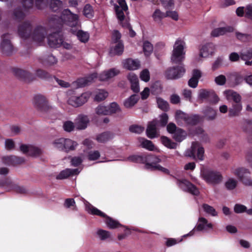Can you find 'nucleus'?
Instances as JSON below:
<instances>
[{
    "label": "nucleus",
    "instance_id": "f257e3e1",
    "mask_svg": "<svg viewBox=\"0 0 252 252\" xmlns=\"http://www.w3.org/2000/svg\"><path fill=\"white\" fill-rule=\"evenodd\" d=\"M32 28L30 21H25L20 24L17 30L19 36L23 39L30 38L39 43L43 42L47 34L46 28L38 25L32 32Z\"/></svg>",
    "mask_w": 252,
    "mask_h": 252
},
{
    "label": "nucleus",
    "instance_id": "f03ea898",
    "mask_svg": "<svg viewBox=\"0 0 252 252\" xmlns=\"http://www.w3.org/2000/svg\"><path fill=\"white\" fill-rule=\"evenodd\" d=\"M78 16L72 13L68 9H64L61 17L54 15L49 19V26L50 28L61 30L63 23L70 27H75L78 24Z\"/></svg>",
    "mask_w": 252,
    "mask_h": 252
},
{
    "label": "nucleus",
    "instance_id": "7ed1b4c3",
    "mask_svg": "<svg viewBox=\"0 0 252 252\" xmlns=\"http://www.w3.org/2000/svg\"><path fill=\"white\" fill-rule=\"evenodd\" d=\"M127 160L133 162L145 164V168L148 169L157 170L167 174L169 173L167 169L157 164L160 161V159L153 155H132L128 157Z\"/></svg>",
    "mask_w": 252,
    "mask_h": 252
},
{
    "label": "nucleus",
    "instance_id": "20e7f679",
    "mask_svg": "<svg viewBox=\"0 0 252 252\" xmlns=\"http://www.w3.org/2000/svg\"><path fill=\"white\" fill-rule=\"evenodd\" d=\"M185 42L181 39H178L175 42L173 46V50L171 57V62L174 63H181L184 60L185 58Z\"/></svg>",
    "mask_w": 252,
    "mask_h": 252
},
{
    "label": "nucleus",
    "instance_id": "39448f33",
    "mask_svg": "<svg viewBox=\"0 0 252 252\" xmlns=\"http://www.w3.org/2000/svg\"><path fill=\"white\" fill-rule=\"evenodd\" d=\"M86 210L88 213L91 214L97 215L105 218V222L109 228L114 229L121 225L117 220H113L112 218L108 216L105 213L91 204H89L86 206Z\"/></svg>",
    "mask_w": 252,
    "mask_h": 252
},
{
    "label": "nucleus",
    "instance_id": "423d86ee",
    "mask_svg": "<svg viewBox=\"0 0 252 252\" xmlns=\"http://www.w3.org/2000/svg\"><path fill=\"white\" fill-rule=\"evenodd\" d=\"M91 94L90 92H85L81 94H78L76 92L71 91L68 93L67 103L75 107L81 106L88 101Z\"/></svg>",
    "mask_w": 252,
    "mask_h": 252
},
{
    "label": "nucleus",
    "instance_id": "0eeeda50",
    "mask_svg": "<svg viewBox=\"0 0 252 252\" xmlns=\"http://www.w3.org/2000/svg\"><path fill=\"white\" fill-rule=\"evenodd\" d=\"M24 10L19 6L13 10L12 18L15 21H21L23 20L25 16L27 10L31 9L33 5V0H21Z\"/></svg>",
    "mask_w": 252,
    "mask_h": 252
},
{
    "label": "nucleus",
    "instance_id": "6e6552de",
    "mask_svg": "<svg viewBox=\"0 0 252 252\" xmlns=\"http://www.w3.org/2000/svg\"><path fill=\"white\" fill-rule=\"evenodd\" d=\"M46 28L48 30L53 31L47 37L48 44L51 48H58L61 46L63 43V36L60 33L61 30L50 28L49 26V21L47 24Z\"/></svg>",
    "mask_w": 252,
    "mask_h": 252
},
{
    "label": "nucleus",
    "instance_id": "1a4fd4ad",
    "mask_svg": "<svg viewBox=\"0 0 252 252\" xmlns=\"http://www.w3.org/2000/svg\"><path fill=\"white\" fill-rule=\"evenodd\" d=\"M185 72L184 65L181 63L179 65L168 68L164 72V75L167 79L176 80L181 78Z\"/></svg>",
    "mask_w": 252,
    "mask_h": 252
},
{
    "label": "nucleus",
    "instance_id": "9d476101",
    "mask_svg": "<svg viewBox=\"0 0 252 252\" xmlns=\"http://www.w3.org/2000/svg\"><path fill=\"white\" fill-rule=\"evenodd\" d=\"M10 38V34L8 33L3 34L1 37L0 49L2 54L6 56H10L15 51Z\"/></svg>",
    "mask_w": 252,
    "mask_h": 252
},
{
    "label": "nucleus",
    "instance_id": "9b49d317",
    "mask_svg": "<svg viewBox=\"0 0 252 252\" xmlns=\"http://www.w3.org/2000/svg\"><path fill=\"white\" fill-rule=\"evenodd\" d=\"M198 99L202 101L205 100L215 104L217 103L219 100V98L214 90L205 89L199 90Z\"/></svg>",
    "mask_w": 252,
    "mask_h": 252
},
{
    "label": "nucleus",
    "instance_id": "f8f14e48",
    "mask_svg": "<svg viewBox=\"0 0 252 252\" xmlns=\"http://www.w3.org/2000/svg\"><path fill=\"white\" fill-rule=\"evenodd\" d=\"M203 179L208 184L216 185L220 183L222 180V176L220 173L214 170L204 171L202 174Z\"/></svg>",
    "mask_w": 252,
    "mask_h": 252
},
{
    "label": "nucleus",
    "instance_id": "ddd939ff",
    "mask_svg": "<svg viewBox=\"0 0 252 252\" xmlns=\"http://www.w3.org/2000/svg\"><path fill=\"white\" fill-rule=\"evenodd\" d=\"M231 173L236 176L243 184L248 186L251 180L250 171L244 167H238L231 169Z\"/></svg>",
    "mask_w": 252,
    "mask_h": 252
},
{
    "label": "nucleus",
    "instance_id": "4468645a",
    "mask_svg": "<svg viewBox=\"0 0 252 252\" xmlns=\"http://www.w3.org/2000/svg\"><path fill=\"white\" fill-rule=\"evenodd\" d=\"M33 104L35 107L42 112H46L50 108L45 96L40 94L36 95L34 97Z\"/></svg>",
    "mask_w": 252,
    "mask_h": 252
},
{
    "label": "nucleus",
    "instance_id": "2eb2a0df",
    "mask_svg": "<svg viewBox=\"0 0 252 252\" xmlns=\"http://www.w3.org/2000/svg\"><path fill=\"white\" fill-rule=\"evenodd\" d=\"M177 184L183 190L188 192L193 195L199 194L198 189L192 183L187 180H178Z\"/></svg>",
    "mask_w": 252,
    "mask_h": 252
},
{
    "label": "nucleus",
    "instance_id": "dca6fc26",
    "mask_svg": "<svg viewBox=\"0 0 252 252\" xmlns=\"http://www.w3.org/2000/svg\"><path fill=\"white\" fill-rule=\"evenodd\" d=\"M20 150L23 154L33 157L39 156L42 153L40 149L31 145L22 144Z\"/></svg>",
    "mask_w": 252,
    "mask_h": 252
},
{
    "label": "nucleus",
    "instance_id": "f3484780",
    "mask_svg": "<svg viewBox=\"0 0 252 252\" xmlns=\"http://www.w3.org/2000/svg\"><path fill=\"white\" fill-rule=\"evenodd\" d=\"M118 2L119 5H115L116 14L118 20L120 21H122L125 17L124 12L126 11L128 7L125 0H119Z\"/></svg>",
    "mask_w": 252,
    "mask_h": 252
},
{
    "label": "nucleus",
    "instance_id": "a211bd4d",
    "mask_svg": "<svg viewBox=\"0 0 252 252\" xmlns=\"http://www.w3.org/2000/svg\"><path fill=\"white\" fill-rule=\"evenodd\" d=\"M12 72L15 76L25 82H29L34 79L32 74L22 69L14 68L12 69Z\"/></svg>",
    "mask_w": 252,
    "mask_h": 252
},
{
    "label": "nucleus",
    "instance_id": "6ab92c4d",
    "mask_svg": "<svg viewBox=\"0 0 252 252\" xmlns=\"http://www.w3.org/2000/svg\"><path fill=\"white\" fill-rule=\"evenodd\" d=\"M97 77V73H94L88 76L78 79L75 82H73V84L77 88L84 87L92 83Z\"/></svg>",
    "mask_w": 252,
    "mask_h": 252
},
{
    "label": "nucleus",
    "instance_id": "aec40b11",
    "mask_svg": "<svg viewBox=\"0 0 252 252\" xmlns=\"http://www.w3.org/2000/svg\"><path fill=\"white\" fill-rule=\"evenodd\" d=\"M3 186H6L7 191H9L11 189H13L17 193L20 194H27L28 190L24 187H20L18 185L14 184L8 179H6L3 183Z\"/></svg>",
    "mask_w": 252,
    "mask_h": 252
},
{
    "label": "nucleus",
    "instance_id": "412c9836",
    "mask_svg": "<svg viewBox=\"0 0 252 252\" xmlns=\"http://www.w3.org/2000/svg\"><path fill=\"white\" fill-rule=\"evenodd\" d=\"M158 123L157 120H153L149 123L146 129V134L149 138L153 139L158 136L157 128Z\"/></svg>",
    "mask_w": 252,
    "mask_h": 252
},
{
    "label": "nucleus",
    "instance_id": "4be33fe9",
    "mask_svg": "<svg viewBox=\"0 0 252 252\" xmlns=\"http://www.w3.org/2000/svg\"><path fill=\"white\" fill-rule=\"evenodd\" d=\"M119 70L113 68L102 72L98 76L100 81H107L119 74Z\"/></svg>",
    "mask_w": 252,
    "mask_h": 252
},
{
    "label": "nucleus",
    "instance_id": "5701e85b",
    "mask_svg": "<svg viewBox=\"0 0 252 252\" xmlns=\"http://www.w3.org/2000/svg\"><path fill=\"white\" fill-rule=\"evenodd\" d=\"M89 120L88 117L84 115H79L75 120V126L79 130L85 129L87 128Z\"/></svg>",
    "mask_w": 252,
    "mask_h": 252
},
{
    "label": "nucleus",
    "instance_id": "b1692460",
    "mask_svg": "<svg viewBox=\"0 0 252 252\" xmlns=\"http://www.w3.org/2000/svg\"><path fill=\"white\" fill-rule=\"evenodd\" d=\"M234 31V28L229 26L224 27H220L214 29L211 32V35L213 37H218L223 35L227 33L232 32Z\"/></svg>",
    "mask_w": 252,
    "mask_h": 252
},
{
    "label": "nucleus",
    "instance_id": "393cba45",
    "mask_svg": "<svg viewBox=\"0 0 252 252\" xmlns=\"http://www.w3.org/2000/svg\"><path fill=\"white\" fill-rule=\"evenodd\" d=\"M109 53L111 56L121 55L124 50L123 42H119L117 43L111 44Z\"/></svg>",
    "mask_w": 252,
    "mask_h": 252
},
{
    "label": "nucleus",
    "instance_id": "a878e982",
    "mask_svg": "<svg viewBox=\"0 0 252 252\" xmlns=\"http://www.w3.org/2000/svg\"><path fill=\"white\" fill-rule=\"evenodd\" d=\"M242 110V105L241 103H232L231 107L228 110V116L234 117L239 116Z\"/></svg>",
    "mask_w": 252,
    "mask_h": 252
},
{
    "label": "nucleus",
    "instance_id": "bb28decb",
    "mask_svg": "<svg viewBox=\"0 0 252 252\" xmlns=\"http://www.w3.org/2000/svg\"><path fill=\"white\" fill-rule=\"evenodd\" d=\"M215 46L212 43H208L203 45L200 51V56L206 58L211 55L214 51Z\"/></svg>",
    "mask_w": 252,
    "mask_h": 252
},
{
    "label": "nucleus",
    "instance_id": "cd10ccee",
    "mask_svg": "<svg viewBox=\"0 0 252 252\" xmlns=\"http://www.w3.org/2000/svg\"><path fill=\"white\" fill-rule=\"evenodd\" d=\"M40 62L44 66H52L58 62L57 59L52 55L44 56L39 59Z\"/></svg>",
    "mask_w": 252,
    "mask_h": 252
},
{
    "label": "nucleus",
    "instance_id": "c85d7f7f",
    "mask_svg": "<svg viewBox=\"0 0 252 252\" xmlns=\"http://www.w3.org/2000/svg\"><path fill=\"white\" fill-rule=\"evenodd\" d=\"M188 114L184 112L177 110L175 114V119L177 124L180 126L186 125Z\"/></svg>",
    "mask_w": 252,
    "mask_h": 252
},
{
    "label": "nucleus",
    "instance_id": "c756f323",
    "mask_svg": "<svg viewBox=\"0 0 252 252\" xmlns=\"http://www.w3.org/2000/svg\"><path fill=\"white\" fill-rule=\"evenodd\" d=\"M198 224L196 226V229L198 231H202L206 230L207 228H213V225L211 223H208L206 219L204 217H199L198 220Z\"/></svg>",
    "mask_w": 252,
    "mask_h": 252
},
{
    "label": "nucleus",
    "instance_id": "7c9ffc66",
    "mask_svg": "<svg viewBox=\"0 0 252 252\" xmlns=\"http://www.w3.org/2000/svg\"><path fill=\"white\" fill-rule=\"evenodd\" d=\"M140 62L137 60L127 59L124 62V66L128 70H136L139 68Z\"/></svg>",
    "mask_w": 252,
    "mask_h": 252
},
{
    "label": "nucleus",
    "instance_id": "2f4dec72",
    "mask_svg": "<svg viewBox=\"0 0 252 252\" xmlns=\"http://www.w3.org/2000/svg\"><path fill=\"white\" fill-rule=\"evenodd\" d=\"M226 99L228 101L233 100L232 103H241V96L237 93L231 90L224 92Z\"/></svg>",
    "mask_w": 252,
    "mask_h": 252
},
{
    "label": "nucleus",
    "instance_id": "473e14b6",
    "mask_svg": "<svg viewBox=\"0 0 252 252\" xmlns=\"http://www.w3.org/2000/svg\"><path fill=\"white\" fill-rule=\"evenodd\" d=\"M79 173L78 169L67 168L62 171L56 177L57 179L62 180L67 178L70 175L78 174Z\"/></svg>",
    "mask_w": 252,
    "mask_h": 252
},
{
    "label": "nucleus",
    "instance_id": "72a5a7b5",
    "mask_svg": "<svg viewBox=\"0 0 252 252\" xmlns=\"http://www.w3.org/2000/svg\"><path fill=\"white\" fill-rule=\"evenodd\" d=\"M114 134L109 131H105L97 135L96 140L99 143H105L114 138Z\"/></svg>",
    "mask_w": 252,
    "mask_h": 252
},
{
    "label": "nucleus",
    "instance_id": "f704fd0d",
    "mask_svg": "<svg viewBox=\"0 0 252 252\" xmlns=\"http://www.w3.org/2000/svg\"><path fill=\"white\" fill-rule=\"evenodd\" d=\"M202 120V117L197 114H188L185 125L194 126Z\"/></svg>",
    "mask_w": 252,
    "mask_h": 252
},
{
    "label": "nucleus",
    "instance_id": "c9c22d12",
    "mask_svg": "<svg viewBox=\"0 0 252 252\" xmlns=\"http://www.w3.org/2000/svg\"><path fill=\"white\" fill-rule=\"evenodd\" d=\"M139 99V96L138 94H132L125 99L124 102V105L126 108H130L134 106V105L138 102Z\"/></svg>",
    "mask_w": 252,
    "mask_h": 252
},
{
    "label": "nucleus",
    "instance_id": "e433bc0d",
    "mask_svg": "<svg viewBox=\"0 0 252 252\" xmlns=\"http://www.w3.org/2000/svg\"><path fill=\"white\" fill-rule=\"evenodd\" d=\"M138 140L142 148L151 151L155 149V145L151 141L142 137H139Z\"/></svg>",
    "mask_w": 252,
    "mask_h": 252
},
{
    "label": "nucleus",
    "instance_id": "4c0bfd02",
    "mask_svg": "<svg viewBox=\"0 0 252 252\" xmlns=\"http://www.w3.org/2000/svg\"><path fill=\"white\" fill-rule=\"evenodd\" d=\"M78 145L76 142L68 138H64L63 151L68 152L73 151Z\"/></svg>",
    "mask_w": 252,
    "mask_h": 252
},
{
    "label": "nucleus",
    "instance_id": "58836bf2",
    "mask_svg": "<svg viewBox=\"0 0 252 252\" xmlns=\"http://www.w3.org/2000/svg\"><path fill=\"white\" fill-rule=\"evenodd\" d=\"M203 112L207 119L209 121L214 120L217 116L216 111L210 107H207Z\"/></svg>",
    "mask_w": 252,
    "mask_h": 252
},
{
    "label": "nucleus",
    "instance_id": "ea45409f",
    "mask_svg": "<svg viewBox=\"0 0 252 252\" xmlns=\"http://www.w3.org/2000/svg\"><path fill=\"white\" fill-rule=\"evenodd\" d=\"M165 17H166L165 13L162 12L159 9H156L152 15L154 21L158 24H160Z\"/></svg>",
    "mask_w": 252,
    "mask_h": 252
},
{
    "label": "nucleus",
    "instance_id": "a19ab883",
    "mask_svg": "<svg viewBox=\"0 0 252 252\" xmlns=\"http://www.w3.org/2000/svg\"><path fill=\"white\" fill-rule=\"evenodd\" d=\"M63 6V2L61 0H51L50 2V8L54 12L60 10Z\"/></svg>",
    "mask_w": 252,
    "mask_h": 252
},
{
    "label": "nucleus",
    "instance_id": "79ce46f5",
    "mask_svg": "<svg viewBox=\"0 0 252 252\" xmlns=\"http://www.w3.org/2000/svg\"><path fill=\"white\" fill-rule=\"evenodd\" d=\"M83 15L87 18L91 19L94 17V11L92 5L90 4H86L83 10Z\"/></svg>",
    "mask_w": 252,
    "mask_h": 252
},
{
    "label": "nucleus",
    "instance_id": "37998d69",
    "mask_svg": "<svg viewBox=\"0 0 252 252\" xmlns=\"http://www.w3.org/2000/svg\"><path fill=\"white\" fill-rule=\"evenodd\" d=\"M162 143L166 147L170 149H176L177 144L172 142L171 140L165 136H162L160 138Z\"/></svg>",
    "mask_w": 252,
    "mask_h": 252
},
{
    "label": "nucleus",
    "instance_id": "c03bdc74",
    "mask_svg": "<svg viewBox=\"0 0 252 252\" xmlns=\"http://www.w3.org/2000/svg\"><path fill=\"white\" fill-rule=\"evenodd\" d=\"M235 34L237 38L242 42L250 41L252 38V35L248 33L236 32Z\"/></svg>",
    "mask_w": 252,
    "mask_h": 252
},
{
    "label": "nucleus",
    "instance_id": "a18cd8bd",
    "mask_svg": "<svg viewBox=\"0 0 252 252\" xmlns=\"http://www.w3.org/2000/svg\"><path fill=\"white\" fill-rule=\"evenodd\" d=\"M202 208L204 211L207 214L213 217L217 216L218 213L216 210L211 206L207 204H203L202 205Z\"/></svg>",
    "mask_w": 252,
    "mask_h": 252
},
{
    "label": "nucleus",
    "instance_id": "49530a36",
    "mask_svg": "<svg viewBox=\"0 0 252 252\" xmlns=\"http://www.w3.org/2000/svg\"><path fill=\"white\" fill-rule=\"evenodd\" d=\"M76 35L78 39L82 42L86 43L89 40V34L87 32L80 30L77 32Z\"/></svg>",
    "mask_w": 252,
    "mask_h": 252
},
{
    "label": "nucleus",
    "instance_id": "de8ad7c7",
    "mask_svg": "<svg viewBox=\"0 0 252 252\" xmlns=\"http://www.w3.org/2000/svg\"><path fill=\"white\" fill-rule=\"evenodd\" d=\"M157 102L159 108L164 111H167L169 109V104L166 101L158 97L157 98Z\"/></svg>",
    "mask_w": 252,
    "mask_h": 252
},
{
    "label": "nucleus",
    "instance_id": "09e8293b",
    "mask_svg": "<svg viewBox=\"0 0 252 252\" xmlns=\"http://www.w3.org/2000/svg\"><path fill=\"white\" fill-rule=\"evenodd\" d=\"M121 33L118 30H114L112 33L111 44L123 42L121 39Z\"/></svg>",
    "mask_w": 252,
    "mask_h": 252
},
{
    "label": "nucleus",
    "instance_id": "8fccbe9b",
    "mask_svg": "<svg viewBox=\"0 0 252 252\" xmlns=\"http://www.w3.org/2000/svg\"><path fill=\"white\" fill-rule=\"evenodd\" d=\"M240 59L243 61L252 59V49L249 48L246 51L240 52Z\"/></svg>",
    "mask_w": 252,
    "mask_h": 252
},
{
    "label": "nucleus",
    "instance_id": "3c124183",
    "mask_svg": "<svg viewBox=\"0 0 252 252\" xmlns=\"http://www.w3.org/2000/svg\"><path fill=\"white\" fill-rule=\"evenodd\" d=\"M197 147H198V143L193 142L192 143L191 148L190 149L188 150L186 152V153H185L186 156L194 158H195V152H196Z\"/></svg>",
    "mask_w": 252,
    "mask_h": 252
},
{
    "label": "nucleus",
    "instance_id": "603ef678",
    "mask_svg": "<svg viewBox=\"0 0 252 252\" xmlns=\"http://www.w3.org/2000/svg\"><path fill=\"white\" fill-rule=\"evenodd\" d=\"M107 107L109 114L119 113L121 111L119 105L116 102H112Z\"/></svg>",
    "mask_w": 252,
    "mask_h": 252
},
{
    "label": "nucleus",
    "instance_id": "864d4df0",
    "mask_svg": "<svg viewBox=\"0 0 252 252\" xmlns=\"http://www.w3.org/2000/svg\"><path fill=\"white\" fill-rule=\"evenodd\" d=\"M237 181L233 178H229L225 183V186L228 190L234 189L237 185Z\"/></svg>",
    "mask_w": 252,
    "mask_h": 252
},
{
    "label": "nucleus",
    "instance_id": "5fc2aeb1",
    "mask_svg": "<svg viewBox=\"0 0 252 252\" xmlns=\"http://www.w3.org/2000/svg\"><path fill=\"white\" fill-rule=\"evenodd\" d=\"M143 49L145 55L148 56L152 53L153 47L150 42L149 41H145L143 43Z\"/></svg>",
    "mask_w": 252,
    "mask_h": 252
},
{
    "label": "nucleus",
    "instance_id": "6e6d98bb",
    "mask_svg": "<svg viewBox=\"0 0 252 252\" xmlns=\"http://www.w3.org/2000/svg\"><path fill=\"white\" fill-rule=\"evenodd\" d=\"M64 138H61L55 140L53 143V146L59 150L63 151Z\"/></svg>",
    "mask_w": 252,
    "mask_h": 252
},
{
    "label": "nucleus",
    "instance_id": "4d7b16f0",
    "mask_svg": "<svg viewBox=\"0 0 252 252\" xmlns=\"http://www.w3.org/2000/svg\"><path fill=\"white\" fill-rule=\"evenodd\" d=\"M35 75L44 79H47L51 77L50 74L48 72L41 69H38L36 70Z\"/></svg>",
    "mask_w": 252,
    "mask_h": 252
},
{
    "label": "nucleus",
    "instance_id": "13d9d810",
    "mask_svg": "<svg viewBox=\"0 0 252 252\" xmlns=\"http://www.w3.org/2000/svg\"><path fill=\"white\" fill-rule=\"evenodd\" d=\"M129 130L131 132L140 134L144 130V127L141 126L133 125L129 126Z\"/></svg>",
    "mask_w": 252,
    "mask_h": 252
},
{
    "label": "nucleus",
    "instance_id": "bf43d9fd",
    "mask_svg": "<svg viewBox=\"0 0 252 252\" xmlns=\"http://www.w3.org/2000/svg\"><path fill=\"white\" fill-rule=\"evenodd\" d=\"M185 138V132L181 128L177 129V132L174 134L175 139L178 142L183 141Z\"/></svg>",
    "mask_w": 252,
    "mask_h": 252
},
{
    "label": "nucleus",
    "instance_id": "052dcab7",
    "mask_svg": "<svg viewBox=\"0 0 252 252\" xmlns=\"http://www.w3.org/2000/svg\"><path fill=\"white\" fill-rule=\"evenodd\" d=\"M108 93L103 90H99L95 96L94 100L97 101H100L104 100L107 96Z\"/></svg>",
    "mask_w": 252,
    "mask_h": 252
},
{
    "label": "nucleus",
    "instance_id": "680f3d73",
    "mask_svg": "<svg viewBox=\"0 0 252 252\" xmlns=\"http://www.w3.org/2000/svg\"><path fill=\"white\" fill-rule=\"evenodd\" d=\"M96 114L98 115H109L107 106L98 105L95 109Z\"/></svg>",
    "mask_w": 252,
    "mask_h": 252
},
{
    "label": "nucleus",
    "instance_id": "e2e57ef3",
    "mask_svg": "<svg viewBox=\"0 0 252 252\" xmlns=\"http://www.w3.org/2000/svg\"><path fill=\"white\" fill-rule=\"evenodd\" d=\"M74 124L70 121L65 122L63 125V129L67 132L72 131L75 127Z\"/></svg>",
    "mask_w": 252,
    "mask_h": 252
},
{
    "label": "nucleus",
    "instance_id": "0e129e2a",
    "mask_svg": "<svg viewBox=\"0 0 252 252\" xmlns=\"http://www.w3.org/2000/svg\"><path fill=\"white\" fill-rule=\"evenodd\" d=\"M97 234L101 240H104L110 236L109 232L102 229L98 230L97 232Z\"/></svg>",
    "mask_w": 252,
    "mask_h": 252
},
{
    "label": "nucleus",
    "instance_id": "69168bd1",
    "mask_svg": "<svg viewBox=\"0 0 252 252\" xmlns=\"http://www.w3.org/2000/svg\"><path fill=\"white\" fill-rule=\"evenodd\" d=\"M88 157L90 160H96L100 157V153L98 151H91L89 152Z\"/></svg>",
    "mask_w": 252,
    "mask_h": 252
},
{
    "label": "nucleus",
    "instance_id": "338daca9",
    "mask_svg": "<svg viewBox=\"0 0 252 252\" xmlns=\"http://www.w3.org/2000/svg\"><path fill=\"white\" fill-rule=\"evenodd\" d=\"M140 79L147 82L150 80V73L148 69H144L140 73Z\"/></svg>",
    "mask_w": 252,
    "mask_h": 252
},
{
    "label": "nucleus",
    "instance_id": "774afa93",
    "mask_svg": "<svg viewBox=\"0 0 252 252\" xmlns=\"http://www.w3.org/2000/svg\"><path fill=\"white\" fill-rule=\"evenodd\" d=\"M215 81L217 85L222 86L225 84L226 78L224 75H220L215 78Z\"/></svg>",
    "mask_w": 252,
    "mask_h": 252
}]
</instances>
